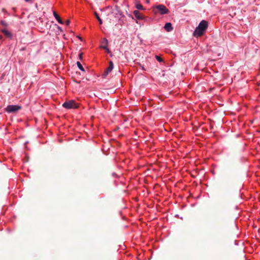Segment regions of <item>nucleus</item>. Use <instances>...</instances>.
Instances as JSON below:
<instances>
[{
  "mask_svg": "<svg viewBox=\"0 0 260 260\" xmlns=\"http://www.w3.org/2000/svg\"><path fill=\"white\" fill-rule=\"evenodd\" d=\"M208 27V22L206 20H202L193 32V36L196 37L203 35Z\"/></svg>",
  "mask_w": 260,
  "mask_h": 260,
  "instance_id": "f257e3e1",
  "label": "nucleus"
},
{
  "mask_svg": "<svg viewBox=\"0 0 260 260\" xmlns=\"http://www.w3.org/2000/svg\"><path fill=\"white\" fill-rule=\"evenodd\" d=\"M153 11L155 14L159 13L161 15L168 14L169 12V9L165 6L161 4L156 6Z\"/></svg>",
  "mask_w": 260,
  "mask_h": 260,
  "instance_id": "f03ea898",
  "label": "nucleus"
},
{
  "mask_svg": "<svg viewBox=\"0 0 260 260\" xmlns=\"http://www.w3.org/2000/svg\"><path fill=\"white\" fill-rule=\"evenodd\" d=\"M62 106L66 109H76L79 107V104L76 103L73 100H70L69 101L65 102L63 104Z\"/></svg>",
  "mask_w": 260,
  "mask_h": 260,
  "instance_id": "7ed1b4c3",
  "label": "nucleus"
},
{
  "mask_svg": "<svg viewBox=\"0 0 260 260\" xmlns=\"http://www.w3.org/2000/svg\"><path fill=\"white\" fill-rule=\"evenodd\" d=\"M21 109V107L19 105H9L6 108L5 110L8 113H16Z\"/></svg>",
  "mask_w": 260,
  "mask_h": 260,
  "instance_id": "20e7f679",
  "label": "nucleus"
},
{
  "mask_svg": "<svg viewBox=\"0 0 260 260\" xmlns=\"http://www.w3.org/2000/svg\"><path fill=\"white\" fill-rule=\"evenodd\" d=\"M133 14L136 17V18L139 20H142L144 18V16L138 10H135L133 12Z\"/></svg>",
  "mask_w": 260,
  "mask_h": 260,
  "instance_id": "39448f33",
  "label": "nucleus"
},
{
  "mask_svg": "<svg viewBox=\"0 0 260 260\" xmlns=\"http://www.w3.org/2000/svg\"><path fill=\"white\" fill-rule=\"evenodd\" d=\"M108 44V40L104 38V39H103V40L101 42V45L100 47L102 49H107Z\"/></svg>",
  "mask_w": 260,
  "mask_h": 260,
  "instance_id": "423d86ee",
  "label": "nucleus"
},
{
  "mask_svg": "<svg viewBox=\"0 0 260 260\" xmlns=\"http://www.w3.org/2000/svg\"><path fill=\"white\" fill-rule=\"evenodd\" d=\"M164 28L167 31H170L173 29L171 23L169 22L166 23Z\"/></svg>",
  "mask_w": 260,
  "mask_h": 260,
  "instance_id": "0eeeda50",
  "label": "nucleus"
},
{
  "mask_svg": "<svg viewBox=\"0 0 260 260\" xmlns=\"http://www.w3.org/2000/svg\"><path fill=\"white\" fill-rule=\"evenodd\" d=\"M53 15L59 23L63 24V22L62 21V19L60 18L59 16L57 14L56 12H53Z\"/></svg>",
  "mask_w": 260,
  "mask_h": 260,
  "instance_id": "6e6552de",
  "label": "nucleus"
},
{
  "mask_svg": "<svg viewBox=\"0 0 260 260\" xmlns=\"http://www.w3.org/2000/svg\"><path fill=\"white\" fill-rule=\"evenodd\" d=\"M2 32L5 36L8 37H11L12 36L11 34L5 29H3Z\"/></svg>",
  "mask_w": 260,
  "mask_h": 260,
  "instance_id": "1a4fd4ad",
  "label": "nucleus"
},
{
  "mask_svg": "<svg viewBox=\"0 0 260 260\" xmlns=\"http://www.w3.org/2000/svg\"><path fill=\"white\" fill-rule=\"evenodd\" d=\"M136 7L138 10H144L143 6L141 4H137Z\"/></svg>",
  "mask_w": 260,
  "mask_h": 260,
  "instance_id": "9d476101",
  "label": "nucleus"
},
{
  "mask_svg": "<svg viewBox=\"0 0 260 260\" xmlns=\"http://www.w3.org/2000/svg\"><path fill=\"white\" fill-rule=\"evenodd\" d=\"M107 69H108L109 71H111L113 70V62L112 61H110L109 62V67Z\"/></svg>",
  "mask_w": 260,
  "mask_h": 260,
  "instance_id": "9b49d317",
  "label": "nucleus"
},
{
  "mask_svg": "<svg viewBox=\"0 0 260 260\" xmlns=\"http://www.w3.org/2000/svg\"><path fill=\"white\" fill-rule=\"evenodd\" d=\"M95 15L96 16V19L100 22V24H101L102 23V19L100 18V17L99 16L98 14L96 13H95Z\"/></svg>",
  "mask_w": 260,
  "mask_h": 260,
  "instance_id": "f8f14e48",
  "label": "nucleus"
},
{
  "mask_svg": "<svg viewBox=\"0 0 260 260\" xmlns=\"http://www.w3.org/2000/svg\"><path fill=\"white\" fill-rule=\"evenodd\" d=\"M155 58H156V60L158 61H159V62H162L163 61L162 58H161L160 56H159L158 55H156L155 56Z\"/></svg>",
  "mask_w": 260,
  "mask_h": 260,
  "instance_id": "ddd939ff",
  "label": "nucleus"
},
{
  "mask_svg": "<svg viewBox=\"0 0 260 260\" xmlns=\"http://www.w3.org/2000/svg\"><path fill=\"white\" fill-rule=\"evenodd\" d=\"M1 23L2 25L5 27H7L8 26V23L4 20L1 21Z\"/></svg>",
  "mask_w": 260,
  "mask_h": 260,
  "instance_id": "4468645a",
  "label": "nucleus"
},
{
  "mask_svg": "<svg viewBox=\"0 0 260 260\" xmlns=\"http://www.w3.org/2000/svg\"><path fill=\"white\" fill-rule=\"evenodd\" d=\"M108 74H109L108 73H107L106 71H105V72H104V73L102 75L103 77L105 78Z\"/></svg>",
  "mask_w": 260,
  "mask_h": 260,
  "instance_id": "2eb2a0df",
  "label": "nucleus"
},
{
  "mask_svg": "<svg viewBox=\"0 0 260 260\" xmlns=\"http://www.w3.org/2000/svg\"><path fill=\"white\" fill-rule=\"evenodd\" d=\"M77 66L79 68V69L81 70V63L79 61H77Z\"/></svg>",
  "mask_w": 260,
  "mask_h": 260,
  "instance_id": "dca6fc26",
  "label": "nucleus"
},
{
  "mask_svg": "<svg viewBox=\"0 0 260 260\" xmlns=\"http://www.w3.org/2000/svg\"><path fill=\"white\" fill-rule=\"evenodd\" d=\"M70 23V21L69 19L66 20L65 21V24L66 25H69Z\"/></svg>",
  "mask_w": 260,
  "mask_h": 260,
  "instance_id": "f3484780",
  "label": "nucleus"
},
{
  "mask_svg": "<svg viewBox=\"0 0 260 260\" xmlns=\"http://www.w3.org/2000/svg\"><path fill=\"white\" fill-rule=\"evenodd\" d=\"M78 57L79 58V59L80 60H81V57H82V56H81V52H79V54H78Z\"/></svg>",
  "mask_w": 260,
  "mask_h": 260,
  "instance_id": "a211bd4d",
  "label": "nucleus"
},
{
  "mask_svg": "<svg viewBox=\"0 0 260 260\" xmlns=\"http://www.w3.org/2000/svg\"><path fill=\"white\" fill-rule=\"evenodd\" d=\"M105 49L106 50V51L108 53H110V50L107 47V49Z\"/></svg>",
  "mask_w": 260,
  "mask_h": 260,
  "instance_id": "6ab92c4d",
  "label": "nucleus"
},
{
  "mask_svg": "<svg viewBox=\"0 0 260 260\" xmlns=\"http://www.w3.org/2000/svg\"><path fill=\"white\" fill-rule=\"evenodd\" d=\"M56 28L61 31V28L59 26L56 25Z\"/></svg>",
  "mask_w": 260,
  "mask_h": 260,
  "instance_id": "aec40b11",
  "label": "nucleus"
},
{
  "mask_svg": "<svg viewBox=\"0 0 260 260\" xmlns=\"http://www.w3.org/2000/svg\"><path fill=\"white\" fill-rule=\"evenodd\" d=\"M105 71H106L107 73H110V72H111V71H109V70H108V69H107Z\"/></svg>",
  "mask_w": 260,
  "mask_h": 260,
  "instance_id": "412c9836",
  "label": "nucleus"
},
{
  "mask_svg": "<svg viewBox=\"0 0 260 260\" xmlns=\"http://www.w3.org/2000/svg\"><path fill=\"white\" fill-rule=\"evenodd\" d=\"M26 2H30L31 0H24Z\"/></svg>",
  "mask_w": 260,
  "mask_h": 260,
  "instance_id": "4be33fe9",
  "label": "nucleus"
},
{
  "mask_svg": "<svg viewBox=\"0 0 260 260\" xmlns=\"http://www.w3.org/2000/svg\"><path fill=\"white\" fill-rule=\"evenodd\" d=\"M78 38H79L80 40H81V37H80V36H78Z\"/></svg>",
  "mask_w": 260,
  "mask_h": 260,
  "instance_id": "5701e85b",
  "label": "nucleus"
},
{
  "mask_svg": "<svg viewBox=\"0 0 260 260\" xmlns=\"http://www.w3.org/2000/svg\"><path fill=\"white\" fill-rule=\"evenodd\" d=\"M82 72H83V71H84V68H83V67H82Z\"/></svg>",
  "mask_w": 260,
  "mask_h": 260,
  "instance_id": "b1692460",
  "label": "nucleus"
},
{
  "mask_svg": "<svg viewBox=\"0 0 260 260\" xmlns=\"http://www.w3.org/2000/svg\"><path fill=\"white\" fill-rule=\"evenodd\" d=\"M146 2H147V3H149V1H148V0H147Z\"/></svg>",
  "mask_w": 260,
  "mask_h": 260,
  "instance_id": "393cba45",
  "label": "nucleus"
},
{
  "mask_svg": "<svg viewBox=\"0 0 260 260\" xmlns=\"http://www.w3.org/2000/svg\"><path fill=\"white\" fill-rule=\"evenodd\" d=\"M2 36H0V39H2Z\"/></svg>",
  "mask_w": 260,
  "mask_h": 260,
  "instance_id": "a878e982",
  "label": "nucleus"
}]
</instances>
